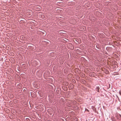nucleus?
<instances>
[{"instance_id": "7ed1b4c3", "label": "nucleus", "mask_w": 121, "mask_h": 121, "mask_svg": "<svg viewBox=\"0 0 121 121\" xmlns=\"http://www.w3.org/2000/svg\"><path fill=\"white\" fill-rule=\"evenodd\" d=\"M119 93L120 94V95H121V91H120L119 92Z\"/></svg>"}, {"instance_id": "f03ea898", "label": "nucleus", "mask_w": 121, "mask_h": 121, "mask_svg": "<svg viewBox=\"0 0 121 121\" xmlns=\"http://www.w3.org/2000/svg\"><path fill=\"white\" fill-rule=\"evenodd\" d=\"M44 16L43 15H41V17H42V18H43V17H44Z\"/></svg>"}, {"instance_id": "423d86ee", "label": "nucleus", "mask_w": 121, "mask_h": 121, "mask_svg": "<svg viewBox=\"0 0 121 121\" xmlns=\"http://www.w3.org/2000/svg\"><path fill=\"white\" fill-rule=\"evenodd\" d=\"M17 102H18V101H16V102L17 103Z\"/></svg>"}, {"instance_id": "f257e3e1", "label": "nucleus", "mask_w": 121, "mask_h": 121, "mask_svg": "<svg viewBox=\"0 0 121 121\" xmlns=\"http://www.w3.org/2000/svg\"><path fill=\"white\" fill-rule=\"evenodd\" d=\"M99 86L97 87L96 88V90L98 92H99Z\"/></svg>"}, {"instance_id": "39448f33", "label": "nucleus", "mask_w": 121, "mask_h": 121, "mask_svg": "<svg viewBox=\"0 0 121 121\" xmlns=\"http://www.w3.org/2000/svg\"><path fill=\"white\" fill-rule=\"evenodd\" d=\"M30 13H32V12L31 11H30Z\"/></svg>"}, {"instance_id": "20e7f679", "label": "nucleus", "mask_w": 121, "mask_h": 121, "mask_svg": "<svg viewBox=\"0 0 121 121\" xmlns=\"http://www.w3.org/2000/svg\"><path fill=\"white\" fill-rule=\"evenodd\" d=\"M23 38H24V37H22V39H23Z\"/></svg>"}]
</instances>
